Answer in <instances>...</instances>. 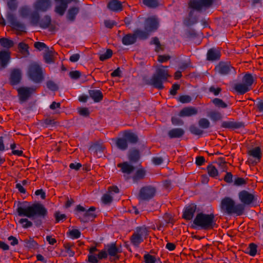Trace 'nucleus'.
I'll return each mask as SVG.
<instances>
[{"label": "nucleus", "mask_w": 263, "mask_h": 263, "mask_svg": "<svg viewBox=\"0 0 263 263\" xmlns=\"http://www.w3.org/2000/svg\"><path fill=\"white\" fill-rule=\"evenodd\" d=\"M25 204H28V202L25 201L23 203V205L17 208L18 215L31 218L34 221L35 225L37 227H40L43 223L42 219H44L48 214L47 209L39 202L30 205H25Z\"/></svg>", "instance_id": "obj_1"}, {"label": "nucleus", "mask_w": 263, "mask_h": 263, "mask_svg": "<svg viewBox=\"0 0 263 263\" xmlns=\"http://www.w3.org/2000/svg\"><path fill=\"white\" fill-rule=\"evenodd\" d=\"M193 227L196 229L205 230L212 229L216 224L215 215L213 213H198L193 220Z\"/></svg>", "instance_id": "obj_2"}, {"label": "nucleus", "mask_w": 263, "mask_h": 263, "mask_svg": "<svg viewBox=\"0 0 263 263\" xmlns=\"http://www.w3.org/2000/svg\"><path fill=\"white\" fill-rule=\"evenodd\" d=\"M220 207L221 212L228 215L235 214L240 216L245 211V206L243 204H236L235 201L229 197H226L221 200Z\"/></svg>", "instance_id": "obj_3"}, {"label": "nucleus", "mask_w": 263, "mask_h": 263, "mask_svg": "<svg viewBox=\"0 0 263 263\" xmlns=\"http://www.w3.org/2000/svg\"><path fill=\"white\" fill-rule=\"evenodd\" d=\"M167 68V67L161 65L157 68L155 73L150 79L148 84L158 89H163L164 86L163 83L166 82L170 77Z\"/></svg>", "instance_id": "obj_4"}, {"label": "nucleus", "mask_w": 263, "mask_h": 263, "mask_svg": "<svg viewBox=\"0 0 263 263\" xmlns=\"http://www.w3.org/2000/svg\"><path fill=\"white\" fill-rule=\"evenodd\" d=\"M138 140V137L134 133L129 131H125L122 137L113 139L117 147L121 151H125L127 149L128 142L130 143H136Z\"/></svg>", "instance_id": "obj_5"}, {"label": "nucleus", "mask_w": 263, "mask_h": 263, "mask_svg": "<svg viewBox=\"0 0 263 263\" xmlns=\"http://www.w3.org/2000/svg\"><path fill=\"white\" fill-rule=\"evenodd\" d=\"M96 208L90 206L88 209H86L80 204L77 205L75 212L79 219L83 222H88L93 220L97 216L95 214Z\"/></svg>", "instance_id": "obj_6"}, {"label": "nucleus", "mask_w": 263, "mask_h": 263, "mask_svg": "<svg viewBox=\"0 0 263 263\" xmlns=\"http://www.w3.org/2000/svg\"><path fill=\"white\" fill-rule=\"evenodd\" d=\"M254 79L252 74L246 73L242 79L241 83H236L234 86L235 91L240 95H243L252 89Z\"/></svg>", "instance_id": "obj_7"}, {"label": "nucleus", "mask_w": 263, "mask_h": 263, "mask_svg": "<svg viewBox=\"0 0 263 263\" xmlns=\"http://www.w3.org/2000/svg\"><path fill=\"white\" fill-rule=\"evenodd\" d=\"M148 235V230L145 226L138 227L130 237V242L133 246L138 248L140 244L147 237Z\"/></svg>", "instance_id": "obj_8"}, {"label": "nucleus", "mask_w": 263, "mask_h": 263, "mask_svg": "<svg viewBox=\"0 0 263 263\" xmlns=\"http://www.w3.org/2000/svg\"><path fill=\"white\" fill-rule=\"evenodd\" d=\"M27 74L29 79L35 83H41L44 78L42 67L35 63L29 65Z\"/></svg>", "instance_id": "obj_9"}, {"label": "nucleus", "mask_w": 263, "mask_h": 263, "mask_svg": "<svg viewBox=\"0 0 263 263\" xmlns=\"http://www.w3.org/2000/svg\"><path fill=\"white\" fill-rule=\"evenodd\" d=\"M238 198L241 204L245 205H250L257 201V196L255 194L246 190H242L238 193Z\"/></svg>", "instance_id": "obj_10"}, {"label": "nucleus", "mask_w": 263, "mask_h": 263, "mask_svg": "<svg viewBox=\"0 0 263 263\" xmlns=\"http://www.w3.org/2000/svg\"><path fill=\"white\" fill-rule=\"evenodd\" d=\"M156 192V189L155 187L146 185L140 189L138 198L141 200H149L154 197Z\"/></svg>", "instance_id": "obj_11"}, {"label": "nucleus", "mask_w": 263, "mask_h": 263, "mask_svg": "<svg viewBox=\"0 0 263 263\" xmlns=\"http://www.w3.org/2000/svg\"><path fill=\"white\" fill-rule=\"evenodd\" d=\"M215 70L219 74L225 76L231 73H236L235 69L230 63L220 62L215 67Z\"/></svg>", "instance_id": "obj_12"}, {"label": "nucleus", "mask_w": 263, "mask_h": 263, "mask_svg": "<svg viewBox=\"0 0 263 263\" xmlns=\"http://www.w3.org/2000/svg\"><path fill=\"white\" fill-rule=\"evenodd\" d=\"M213 2V0H191L189 3V7L200 11L203 8L210 7Z\"/></svg>", "instance_id": "obj_13"}, {"label": "nucleus", "mask_w": 263, "mask_h": 263, "mask_svg": "<svg viewBox=\"0 0 263 263\" xmlns=\"http://www.w3.org/2000/svg\"><path fill=\"white\" fill-rule=\"evenodd\" d=\"M250 157L248 158L247 162L249 164L255 165L258 163L261 158V152L259 147H255L248 152Z\"/></svg>", "instance_id": "obj_14"}, {"label": "nucleus", "mask_w": 263, "mask_h": 263, "mask_svg": "<svg viewBox=\"0 0 263 263\" xmlns=\"http://www.w3.org/2000/svg\"><path fill=\"white\" fill-rule=\"evenodd\" d=\"M34 87H21L17 89L20 101L25 102L35 91Z\"/></svg>", "instance_id": "obj_15"}, {"label": "nucleus", "mask_w": 263, "mask_h": 263, "mask_svg": "<svg viewBox=\"0 0 263 263\" xmlns=\"http://www.w3.org/2000/svg\"><path fill=\"white\" fill-rule=\"evenodd\" d=\"M119 189L117 186H109L107 193L104 194L101 200L103 203L109 204L112 201L113 195L114 193H118Z\"/></svg>", "instance_id": "obj_16"}, {"label": "nucleus", "mask_w": 263, "mask_h": 263, "mask_svg": "<svg viewBox=\"0 0 263 263\" xmlns=\"http://www.w3.org/2000/svg\"><path fill=\"white\" fill-rule=\"evenodd\" d=\"M158 26V20L155 16L148 17L145 21L144 29L149 32L156 30Z\"/></svg>", "instance_id": "obj_17"}, {"label": "nucleus", "mask_w": 263, "mask_h": 263, "mask_svg": "<svg viewBox=\"0 0 263 263\" xmlns=\"http://www.w3.org/2000/svg\"><path fill=\"white\" fill-rule=\"evenodd\" d=\"M197 206L194 203H191L184 208L182 217L187 220H191L194 215Z\"/></svg>", "instance_id": "obj_18"}, {"label": "nucleus", "mask_w": 263, "mask_h": 263, "mask_svg": "<svg viewBox=\"0 0 263 263\" xmlns=\"http://www.w3.org/2000/svg\"><path fill=\"white\" fill-rule=\"evenodd\" d=\"M22 72L19 69L14 68L11 70L10 74V83L12 85L18 84L22 79Z\"/></svg>", "instance_id": "obj_19"}, {"label": "nucleus", "mask_w": 263, "mask_h": 263, "mask_svg": "<svg viewBox=\"0 0 263 263\" xmlns=\"http://www.w3.org/2000/svg\"><path fill=\"white\" fill-rule=\"evenodd\" d=\"M55 1L60 3L59 5H57L55 7V11L61 16L64 14L68 4L70 3L71 2H78L77 0H55Z\"/></svg>", "instance_id": "obj_20"}, {"label": "nucleus", "mask_w": 263, "mask_h": 263, "mask_svg": "<svg viewBox=\"0 0 263 263\" xmlns=\"http://www.w3.org/2000/svg\"><path fill=\"white\" fill-rule=\"evenodd\" d=\"M10 52L7 50L0 51V70L5 68L10 60Z\"/></svg>", "instance_id": "obj_21"}, {"label": "nucleus", "mask_w": 263, "mask_h": 263, "mask_svg": "<svg viewBox=\"0 0 263 263\" xmlns=\"http://www.w3.org/2000/svg\"><path fill=\"white\" fill-rule=\"evenodd\" d=\"M220 57L221 52L219 48H210L206 53V60L209 61L219 60Z\"/></svg>", "instance_id": "obj_22"}, {"label": "nucleus", "mask_w": 263, "mask_h": 263, "mask_svg": "<svg viewBox=\"0 0 263 263\" xmlns=\"http://www.w3.org/2000/svg\"><path fill=\"white\" fill-rule=\"evenodd\" d=\"M33 6L35 10L45 12L50 7L51 2L50 0H37Z\"/></svg>", "instance_id": "obj_23"}, {"label": "nucleus", "mask_w": 263, "mask_h": 263, "mask_svg": "<svg viewBox=\"0 0 263 263\" xmlns=\"http://www.w3.org/2000/svg\"><path fill=\"white\" fill-rule=\"evenodd\" d=\"M221 127L229 129H238L245 127V124L241 122H235L233 121H223L221 123Z\"/></svg>", "instance_id": "obj_24"}, {"label": "nucleus", "mask_w": 263, "mask_h": 263, "mask_svg": "<svg viewBox=\"0 0 263 263\" xmlns=\"http://www.w3.org/2000/svg\"><path fill=\"white\" fill-rule=\"evenodd\" d=\"M198 112V109L195 107H186L181 110V111L179 112V115L182 117H190L197 115Z\"/></svg>", "instance_id": "obj_25"}, {"label": "nucleus", "mask_w": 263, "mask_h": 263, "mask_svg": "<svg viewBox=\"0 0 263 263\" xmlns=\"http://www.w3.org/2000/svg\"><path fill=\"white\" fill-rule=\"evenodd\" d=\"M117 166L121 168V171L123 173L126 174H131L135 169V167L129 164L127 162L119 163Z\"/></svg>", "instance_id": "obj_26"}, {"label": "nucleus", "mask_w": 263, "mask_h": 263, "mask_svg": "<svg viewBox=\"0 0 263 263\" xmlns=\"http://www.w3.org/2000/svg\"><path fill=\"white\" fill-rule=\"evenodd\" d=\"M107 7L112 11L118 12L122 10L123 7L121 3L118 0H112L107 4Z\"/></svg>", "instance_id": "obj_27"}, {"label": "nucleus", "mask_w": 263, "mask_h": 263, "mask_svg": "<svg viewBox=\"0 0 263 263\" xmlns=\"http://www.w3.org/2000/svg\"><path fill=\"white\" fill-rule=\"evenodd\" d=\"M184 130L181 128H175L168 132V136L171 139L179 138L184 134Z\"/></svg>", "instance_id": "obj_28"}, {"label": "nucleus", "mask_w": 263, "mask_h": 263, "mask_svg": "<svg viewBox=\"0 0 263 263\" xmlns=\"http://www.w3.org/2000/svg\"><path fill=\"white\" fill-rule=\"evenodd\" d=\"M136 36L134 33L125 35L122 39V44L124 45H130L136 43Z\"/></svg>", "instance_id": "obj_29"}, {"label": "nucleus", "mask_w": 263, "mask_h": 263, "mask_svg": "<svg viewBox=\"0 0 263 263\" xmlns=\"http://www.w3.org/2000/svg\"><path fill=\"white\" fill-rule=\"evenodd\" d=\"M89 95L95 102H100L103 98L102 92L98 89L90 90L89 91Z\"/></svg>", "instance_id": "obj_30"}, {"label": "nucleus", "mask_w": 263, "mask_h": 263, "mask_svg": "<svg viewBox=\"0 0 263 263\" xmlns=\"http://www.w3.org/2000/svg\"><path fill=\"white\" fill-rule=\"evenodd\" d=\"M79 10L80 9L78 7H72L70 8L67 14V19L71 22L74 21L76 15L79 12Z\"/></svg>", "instance_id": "obj_31"}, {"label": "nucleus", "mask_w": 263, "mask_h": 263, "mask_svg": "<svg viewBox=\"0 0 263 263\" xmlns=\"http://www.w3.org/2000/svg\"><path fill=\"white\" fill-rule=\"evenodd\" d=\"M107 254L111 256H115L119 252V250L115 243L107 245L105 247Z\"/></svg>", "instance_id": "obj_32"}, {"label": "nucleus", "mask_w": 263, "mask_h": 263, "mask_svg": "<svg viewBox=\"0 0 263 263\" xmlns=\"http://www.w3.org/2000/svg\"><path fill=\"white\" fill-rule=\"evenodd\" d=\"M134 33L136 36V40L137 38L140 40H145L149 36V32L146 30L143 31L141 29H137L134 31Z\"/></svg>", "instance_id": "obj_33"}, {"label": "nucleus", "mask_w": 263, "mask_h": 263, "mask_svg": "<svg viewBox=\"0 0 263 263\" xmlns=\"http://www.w3.org/2000/svg\"><path fill=\"white\" fill-rule=\"evenodd\" d=\"M140 158V153L137 149L130 151L128 155V159L132 162H136Z\"/></svg>", "instance_id": "obj_34"}, {"label": "nucleus", "mask_w": 263, "mask_h": 263, "mask_svg": "<svg viewBox=\"0 0 263 263\" xmlns=\"http://www.w3.org/2000/svg\"><path fill=\"white\" fill-rule=\"evenodd\" d=\"M208 116L214 122L220 121L222 118L221 113L215 110L210 111Z\"/></svg>", "instance_id": "obj_35"}, {"label": "nucleus", "mask_w": 263, "mask_h": 263, "mask_svg": "<svg viewBox=\"0 0 263 263\" xmlns=\"http://www.w3.org/2000/svg\"><path fill=\"white\" fill-rule=\"evenodd\" d=\"M0 45L5 48L9 49L13 46L14 42L8 38L2 37L0 39Z\"/></svg>", "instance_id": "obj_36"}, {"label": "nucleus", "mask_w": 263, "mask_h": 263, "mask_svg": "<svg viewBox=\"0 0 263 263\" xmlns=\"http://www.w3.org/2000/svg\"><path fill=\"white\" fill-rule=\"evenodd\" d=\"M40 15L37 11H34L30 13V21L31 25L36 26L40 22Z\"/></svg>", "instance_id": "obj_37"}, {"label": "nucleus", "mask_w": 263, "mask_h": 263, "mask_svg": "<svg viewBox=\"0 0 263 263\" xmlns=\"http://www.w3.org/2000/svg\"><path fill=\"white\" fill-rule=\"evenodd\" d=\"M145 176V171L143 168L138 169L133 177V181L134 182H137L138 180L143 179Z\"/></svg>", "instance_id": "obj_38"}, {"label": "nucleus", "mask_w": 263, "mask_h": 263, "mask_svg": "<svg viewBox=\"0 0 263 263\" xmlns=\"http://www.w3.org/2000/svg\"><path fill=\"white\" fill-rule=\"evenodd\" d=\"M257 246L254 243L249 244L248 247L247 248L246 253L249 254L251 256H254L257 253Z\"/></svg>", "instance_id": "obj_39"}, {"label": "nucleus", "mask_w": 263, "mask_h": 263, "mask_svg": "<svg viewBox=\"0 0 263 263\" xmlns=\"http://www.w3.org/2000/svg\"><path fill=\"white\" fill-rule=\"evenodd\" d=\"M19 14L22 17L26 18L30 15V9L27 6L21 7L19 9Z\"/></svg>", "instance_id": "obj_40"}, {"label": "nucleus", "mask_w": 263, "mask_h": 263, "mask_svg": "<svg viewBox=\"0 0 263 263\" xmlns=\"http://www.w3.org/2000/svg\"><path fill=\"white\" fill-rule=\"evenodd\" d=\"M142 3L150 8H155L159 6V0H143Z\"/></svg>", "instance_id": "obj_41"}, {"label": "nucleus", "mask_w": 263, "mask_h": 263, "mask_svg": "<svg viewBox=\"0 0 263 263\" xmlns=\"http://www.w3.org/2000/svg\"><path fill=\"white\" fill-rule=\"evenodd\" d=\"M40 26L43 28H46L49 26L51 23V18L48 15L45 16L40 21Z\"/></svg>", "instance_id": "obj_42"}, {"label": "nucleus", "mask_w": 263, "mask_h": 263, "mask_svg": "<svg viewBox=\"0 0 263 263\" xmlns=\"http://www.w3.org/2000/svg\"><path fill=\"white\" fill-rule=\"evenodd\" d=\"M207 171L209 176L215 178L218 175V172L217 168L212 164L209 165L207 166Z\"/></svg>", "instance_id": "obj_43"}, {"label": "nucleus", "mask_w": 263, "mask_h": 263, "mask_svg": "<svg viewBox=\"0 0 263 263\" xmlns=\"http://www.w3.org/2000/svg\"><path fill=\"white\" fill-rule=\"evenodd\" d=\"M145 263H156L157 260L160 261L159 258H157L153 255L149 254H145L143 256Z\"/></svg>", "instance_id": "obj_44"}, {"label": "nucleus", "mask_w": 263, "mask_h": 263, "mask_svg": "<svg viewBox=\"0 0 263 263\" xmlns=\"http://www.w3.org/2000/svg\"><path fill=\"white\" fill-rule=\"evenodd\" d=\"M212 103L217 107L226 108L228 105L222 100L219 98H214L212 100Z\"/></svg>", "instance_id": "obj_45"}, {"label": "nucleus", "mask_w": 263, "mask_h": 263, "mask_svg": "<svg viewBox=\"0 0 263 263\" xmlns=\"http://www.w3.org/2000/svg\"><path fill=\"white\" fill-rule=\"evenodd\" d=\"M18 222L22 225V227L25 229L30 228L33 225L32 222L26 218L20 219Z\"/></svg>", "instance_id": "obj_46"}, {"label": "nucleus", "mask_w": 263, "mask_h": 263, "mask_svg": "<svg viewBox=\"0 0 263 263\" xmlns=\"http://www.w3.org/2000/svg\"><path fill=\"white\" fill-rule=\"evenodd\" d=\"M67 234L69 236V237H70L71 238L73 239H78L81 236V232L78 229H73L72 230H70L68 232H67Z\"/></svg>", "instance_id": "obj_47"}, {"label": "nucleus", "mask_w": 263, "mask_h": 263, "mask_svg": "<svg viewBox=\"0 0 263 263\" xmlns=\"http://www.w3.org/2000/svg\"><path fill=\"white\" fill-rule=\"evenodd\" d=\"M199 126L203 129H206L210 126V121L206 118H201L198 121Z\"/></svg>", "instance_id": "obj_48"}, {"label": "nucleus", "mask_w": 263, "mask_h": 263, "mask_svg": "<svg viewBox=\"0 0 263 263\" xmlns=\"http://www.w3.org/2000/svg\"><path fill=\"white\" fill-rule=\"evenodd\" d=\"M112 54V51L110 49H107V50L106 51V52L102 54L100 56V58H99L100 60L103 61L107 59H108L111 57Z\"/></svg>", "instance_id": "obj_49"}, {"label": "nucleus", "mask_w": 263, "mask_h": 263, "mask_svg": "<svg viewBox=\"0 0 263 263\" xmlns=\"http://www.w3.org/2000/svg\"><path fill=\"white\" fill-rule=\"evenodd\" d=\"M55 219V223H58L61 221H63L66 219V216L64 214H61L59 211H57L54 214Z\"/></svg>", "instance_id": "obj_50"}, {"label": "nucleus", "mask_w": 263, "mask_h": 263, "mask_svg": "<svg viewBox=\"0 0 263 263\" xmlns=\"http://www.w3.org/2000/svg\"><path fill=\"white\" fill-rule=\"evenodd\" d=\"M190 131L192 134L198 136L201 135L203 133V130L194 125H191L190 127Z\"/></svg>", "instance_id": "obj_51"}, {"label": "nucleus", "mask_w": 263, "mask_h": 263, "mask_svg": "<svg viewBox=\"0 0 263 263\" xmlns=\"http://www.w3.org/2000/svg\"><path fill=\"white\" fill-rule=\"evenodd\" d=\"M151 44H154L156 45L155 51L156 52H159L160 50H162L161 45L160 44L159 39L158 37H153L151 42Z\"/></svg>", "instance_id": "obj_52"}, {"label": "nucleus", "mask_w": 263, "mask_h": 263, "mask_svg": "<svg viewBox=\"0 0 263 263\" xmlns=\"http://www.w3.org/2000/svg\"><path fill=\"white\" fill-rule=\"evenodd\" d=\"M25 246L30 249L35 248L37 246V243L32 239H25L24 240Z\"/></svg>", "instance_id": "obj_53"}, {"label": "nucleus", "mask_w": 263, "mask_h": 263, "mask_svg": "<svg viewBox=\"0 0 263 263\" xmlns=\"http://www.w3.org/2000/svg\"><path fill=\"white\" fill-rule=\"evenodd\" d=\"M64 248L66 251V253L70 257H72L74 255V252L71 249V248L73 246L69 243L64 244Z\"/></svg>", "instance_id": "obj_54"}, {"label": "nucleus", "mask_w": 263, "mask_h": 263, "mask_svg": "<svg viewBox=\"0 0 263 263\" xmlns=\"http://www.w3.org/2000/svg\"><path fill=\"white\" fill-rule=\"evenodd\" d=\"M247 183V180L243 178L237 177L234 180V185L236 186H241L246 184Z\"/></svg>", "instance_id": "obj_55"}, {"label": "nucleus", "mask_w": 263, "mask_h": 263, "mask_svg": "<svg viewBox=\"0 0 263 263\" xmlns=\"http://www.w3.org/2000/svg\"><path fill=\"white\" fill-rule=\"evenodd\" d=\"M6 18L8 22L13 26L17 21L16 20L14 15L11 13L8 12L6 15Z\"/></svg>", "instance_id": "obj_56"}, {"label": "nucleus", "mask_w": 263, "mask_h": 263, "mask_svg": "<svg viewBox=\"0 0 263 263\" xmlns=\"http://www.w3.org/2000/svg\"><path fill=\"white\" fill-rule=\"evenodd\" d=\"M47 87L52 90L56 91L58 89V85L52 81L49 80L46 82Z\"/></svg>", "instance_id": "obj_57"}, {"label": "nucleus", "mask_w": 263, "mask_h": 263, "mask_svg": "<svg viewBox=\"0 0 263 263\" xmlns=\"http://www.w3.org/2000/svg\"><path fill=\"white\" fill-rule=\"evenodd\" d=\"M44 59L46 63H50L53 62V55L51 51H47L44 55Z\"/></svg>", "instance_id": "obj_58"}, {"label": "nucleus", "mask_w": 263, "mask_h": 263, "mask_svg": "<svg viewBox=\"0 0 263 263\" xmlns=\"http://www.w3.org/2000/svg\"><path fill=\"white\" fill-rule=\"evenodd\" d=\"M192 100L191 97L189 95H182L179 97L178 101L182 103H188Z\"/></svg>", "instance_id": "obj_59"}, {"label": "nucleus", "mask_w": 263, "mask_h": 263, "mask_svg": "<svg viewBox=\"0 0 263 263\" xmlns=\"http://www.w3.org/2000/svg\"><path fill=\"white\" fill-rule=\"evenodd\" d=\"M69 75L72 79L77 80L80 77L81 73L78 70H74L70 71Z\"/></svg>", "instance_id": "obj_60"}, {"label": "nucleus", "mask_w": 263, "mask_h": 263, "mask_svg": "<svg viewBox=\"0 0 263 263\" xmlns=\"http://www.w3.org/2000/svg\"><path fill=\"white\" fill-rule=\"evenodd\" d=\"M12 26L14 29H15L17 30L20 31H25V25L19 22L18 21H17Z\"/></svg>", "instance_id": "obj_61"}, {"label": "nucleus", "mask_w": 263, "mask_h": 263, "mask_svg": "<svg viewBox=\"0 0 263 263\" xmlns=\"http://www.w3.org/2000/svg\"><path fill=\"white\" fill-rule=\"evenodd\" d=\"M233 176L231 172H227L226 174L223 178V180L228 183H231L233 182Z\"/></svg>", "instance_id": "obj_62"}, {"label": "nucleus", "mask_w": 263, "mask_h": 263, "mask_svg": "<svg viewBox=\"0 0 263 263\" xmlns=\"http://www.w3.org/2000/svg\"><path fill=\"white\" fill-rule=\"evenodd\" d=\"M34 46L35 48L39 49V50H42L45 48H48L44 43L41 42H35L34 44Z\"/></svg>", "instance_id": "obj_63"}, {"label": "nucleus", "mask_w": 263, "mask_h": 263, "mask_svg": "<svg viewBox=\"0 0 263 263\" xmlns=\"http://www.w3.org/2000/svg\"><path fill=\"white\" fill-rule=\"evenodd\" d=\"M98 256L94 254H88V261L90 263H98Z\"/></svg>", "instance_id": "obj_64"}]
</instances>
